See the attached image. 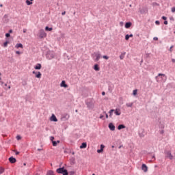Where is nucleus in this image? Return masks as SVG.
I'll return each mask as SVG.
<instances>
[{"label":"nucleus","instance_id":"774afa93","mask_svg":"<svg viewBox=\"0 0 175 175\" xmlns=\"http://www.w3.org/2000/svg\"><path fill=\"white\" fill-rule=\"evenodd\" d=\"M8 90H10V85L8 86Z\"/></svg>","mask_w":175,"mask_h":175},{"label":"nucleus","instance_id":"13d9d810","mask_svg":"<svg viewBox=\"0 0 175 175\" xmlns=\"http://www.w3.org/2000/svg\"><path fill=\"white\" fill-rule=\"evenodd\" d=\"M172 62H173V64L175 63V59H172Z\"/></svg>","mask_w":175,"mask_h":175},{"label":"nucleus","instance_id":"aec40b11","mask_svg":"<svg viewBox=\"0 0 175 175\" xmlns=\"http://www.w3.org/2000/svg\"><path fill=\"white\" fill-rule=\"evenodd\" d=\"M80 148H87V143L83 142L81 145L80 146Z\"/></svg>","mask_w":175,"mask_h":175},{"label":"nucleus","instance_id":"f704fd0d","mask_svg":"<svg viewBox=\"0 0 175 175\" xmlns=\"http://www.w3.org/2000/svg\"><path fill=\"white\" fill-rule=\"evenodd\" d=\"M27 81H23V82H22V85H24V86H25V85H27Z\"/></svg>","mask_w":175,"mask_h":175},{"label":"nucleus","instance_id":"1a4fd4ad","mask_svg":"<svg viewBox=\"0 0 175 175\" xmlns=\"http://www.w3.org/2000/svg\"><path fill=\"white\" fill-rule=\"evenodd\" d=\"M8 161L10 163H16V162H17V160L16 159V158L11 157L8 159Z\"/></svg>","mask_w":175,"mask_h":175},{"label":"nucleus","instance_id":"680f3d73","mask_svg":"<svg viewBox=\"0 0 175 175\" xmlns=\"http://www.w3.org/2000/svg\"><path fill=\"white\" fill-rule=\"evenodd\" d=\"M20 154V152H16V155H18Z\"/></svg>","mask_w":175,"mask_h":175},{"label":"nucleus","instance_id":"bb28decb","mask_svg":"<svg viewBox=\"0 0 175 175\" xmlns=\"http://www.w3.org/2000/svg\"><path fill=\"white\" fill-rule=\"evenodd\" d=\"M115 114L116 116H121V112L116 109L115 111Z\"/></svg>","mask_w":175,"mask_h":175},{"label":"nucleus","instance_id":"79ce46f5","mask_svg":"<svg viewBox=\"0 0 175 175\" xmlns=\"http://www.w3.org/2000/svg\"><path fill=\"white\" fill-rule=\"evenodd\" d=\"M160 133H161V135H163V133H165V131L161 130Z\"/></svg>","mask_w":175,"mask_h":175},{"label":"nucleus","instance_id":"f3484780","mask_svg":"<svg viewBox=\"0 0 175 175\" xmlns=\"http://www.w3.org/2000/svg\"><path fill=\"white\" fill-rule=\"evenodd\" d=\"M94 70H96V72H99L100 70V68H99V65L98 64H95L94 66Z\"/></svg>","mask_w":175,"mask_h":175},{"label":"nucleus","instance_id":"72a5a7b5","mask_svg":"<svg viewBox=\"0 0 175 175\" xmlns=\"http://www.w3.org/2000/svg\"><path fill=\"white\" fill-rule=\"evenodd\" d=\"M129 34H126V36H125V40H129Z\"/></svg>","mask_w":175,"mask_h":175},{"label":"nucleus","instance_id":"f8f14e48","mask_svg":"<svg viewBox=\"0 0 175 175\" xmlns=\"http://www.w3.org/2000/svg\"><path fill=\"white\" fill-rule=\"evenodd\" d=\"M51 121H53L54 122H57L58 121V119H57V117L55 115L53 114L51 117Z\"/></svg>","mask_w":175,"mask_h":175},{"label":"nucleus","instance_id":"bf43d9fd","mask_svg":"<svg viewBox=\"0 0 175 175\" xmlns=\"http://www.w3.org/2000/svg\"><path fill=\"white\" fill-rule=\"evenodd\" d=\"M102 95H103V96H105V95H106V93H105V92H102Z\"/></svg>","mask_w":175,"mask_h":175},{"label":"nucleus","instance_id":"f03ea898","mask_svg":"<svg viewBox=\"0 0 175 175\" xmlns=\"http://www.w3.org/2000/svg\"><path fill=\"white\" fill-rule=\"evenodd\" d=\"M156 81L159 83V81H162V80H166V75L165 74L159 73L158 76L155 77Z\"/></svg>","mask_w":175,"mask_h":175},{"label":"nucleus","instance_id":"052dcab7","mask_svg":"<svg viewBox=\"0 0 175 175\" xmlns=\"http://www.w3.org/2000/svg\"><path fill=\"white\" fill-rule=\"evenodd\" d=\"M152 159H154V161H155V156H152Z\"/></svg>","mask_w":175,"mask_h":175},{"label":"nucleus","instance_id":"e433bc0d","mask_svg":"<svg viewBox=\"0 0 175 175\" xmlns=\"http://www.w3.org/2000/svg\"><path fill=\"white\" fill-rule=\"evenodd\" d=\"M5 37L6 38H10V33H5Z\"/></svg>","mask_w":175,"mask_h":175},{"label":"nucleus","instance_id":"cd10ccee","mask_svg":"<svg viewBox=\"0 0 175 175\" xmlns=\"http://www.w3.org/2000/svg\"><path fill=\"white\" fill-rule=\"evenodd\" d=\"M26 3L27 5H32V1H29V0H26Z\"/></svg>","mask_w":175,"mask_h":175},{"label":"nucleus","instance_id":"39448f33","mask_svg":"<svg viewBox=\"0 0 175 175\" xmlns=\"http://www.w3.org/2000/svg\"><path fill=\"white\" fill-rule=\"evenodd\" d=\"M69 114L68 113H64L63 115H62L61 116V120L62 121H68V120H69Z\"/></svg>","mask_w":175,"mask_h":175},{"label":"nucleus","instance_id":"412c9836","mask_svg":"<svg viewBox=\"0 0 175 175\" xmlns=\"http://www.w3.org/2000/svg\"><path fill=\"white\" fill-rule=\"evenodd\" d=\"M125 54H126V53H125V52L122 53L120 55V59H124V58H125Z\"/></svg>","mask_w":175,"mask_h":175},{"label":"nucleus","instance_id":"c03bdc74","mask_svg":"<svg viewBox=\"0 0 175 175\" xmlns=\"http://www.w3.org/2000/svg\"><path fill=\"white\" fill-rule=\"evenodd\" d=\"M162 20L166 21L167 20V18L166 16H162Z\"/></svg>","mask_w":175,"mask_h":175},{"label":"nucleus","instance_id":"423d86ee","mask_svg":"<svg viewBox=\"0 0 175 175\" xmlns=\"http://www.w3.org/2000/svg\"><path fill=\"white\" fill-rule=\"evenodd\" d=\"M86 106L88 109H94V103L92 101H87Z\"/></svg>","mask_w":175,"mask_h":175},{"label":"nucleus","instance_id":"a18cd8bd","mask_svg":"<svg viewBox=\"0 0 175 175\" xmlns=\"http://www.w3.org/2000/svg\"><path fill=\"white\" fill-rule=\"evenodd\" d=\"M50 140L53 142H54V137H51Z\"/></svg>","mask_w":175,"mask_h":175},{"label":"nucleus","instance_id":"603ef678","mask_svg":"<svg viewBox=\"0 0 175 175\" xmlns=\"http://www.w3.org/2000/svg\"><path fill=\"white\" fill-rule=\"evenodd\" d=\"M9 33H13V30L10 29V30H9Z\"/></svg>","mask_w":175,"mask_h":175},{"label":"nucleus","instance_id":"8fccbe9b","mask_svg":"<svg viewBox=\"0 0 175 175\" xmlns=\"http://www.w3.org/2000/svg\"><path fill=\"white\" fill-rule=\"evenodd\" d=\"M139 137H144V134H140V133H139Z\"/></svg>","mask_w":175,"mask_h":175},{"label":"nucleus","instance_id":"6e6d98bb","mask_svg":"<svg viewBox=\"0 0 175 175\" xmlns=\"http://www.w3.org/2000/svg\"><path fill=\"white\" fill-rule=\"evenodd\" d=\"M129 38H133V34H130V35H129Z\"/></svg>","mask_w":175,"mask_h":175},{"label":"nucleus","instance_id":"c9c22d12","mask_svg":"<svg viewBox=\"0 0 175 175\" xmlns=\"http://www.w3.org/2000/svg\"><path fill=\"white\" fill-rule=\"evenodd\" d=\"M103 58H104V59H109V56L107 55H103Z\"/></svg>","mask_w":175,"mask_h":175},{"label":"nucleus","instance_id":"f257e3e1","mask_svg":"<svg viewBox=\"0 0 175 175\" xmlns=\"http://www.w3.org/2000/svg\"><path fill=\"white\" fill-rule=\"evenodd\" d=\"M56 172L59 174L69 175V172H68V170L65 169V167L57 168Z\"/></svg>","mask_w":175,"mask_h":175},{"label":"nucleus","instance_id":"b1692460","mask_svg":"<svg viewBox=\"0 0 175 175\" xmlns=\"http://www.w3.org/2000/svg\"><path fill=\"white\" fill-rule=\"evenodd\" d=\"M127 107H132L133 106V103H129L126 104Z\"/></svg>","mask_w":175,"mask_h":175},{"label":"nucleus","instance_id":"4be33fe9","mask_svg":"<svg viewBox=\"0 0 175 175\" xmlns=\"http://www.w3.org/2000/svg\"><path fill=\"white\" fill-rule=\"evenodd\" d=\"M46 175H55L54 174V171L53 170H49L46 173Z\"/></svg>","mask_w":175,"mask_h":175},{"label":"nucleus","instance_id":"3c124183","mask_svg":"<svg viewBox=\"0 0 175 175\" xmlns=\"http://www.w3.org/2000/svg\"><path fill=\"white\" fill-rule=\"evenodd\" d=\"M164 25H167V21H164Z\"/></svg>","mask_w":175,"mask_h":175},{"label":"nucleus","instance_id":"9d476101","mask_svg":"<svg viewBox=\"0 0 175 175\" xmlns=\"http://www.w3.org/2000/svg\"><path fill=\"white\" fill-rule=\"evenodd\" d=\"M108 127L109 128L110 131H116V126H114L113 123H109Z\"/></svg>","mask_w":175,"mask_h":175},{"label":"nucleus","instance_id":"4c0bfd02","mask_svg":"<svg viewBox=\"0 0 175 175\" xmlns=\"http://www.w3.org/2000/svg\"><path fill=\"white\" fill-rule=\"evenodd\" d=\"M100 120H105V116L100 115Z\"/></svg>","mask_w":175,"mask_h":175},{"label":"nucleus","instance_id":"864d4df0","mask_svg":"<svg viewBox=\"0 0 175 175\" xmlns=\"http://www.w3.org/2000/svg\"><path fill=\"white\" fill-rule=\"evenodd\" d=\"M153 40H158V38L157 37H154Z\"/></svg>","mask_w":175,"mask_h":175},{"label":"nucleus","instance_id":"a211bd4d","mask_svg":"<svg viewBox=\"0 0 175 175\" xmlns=\"http://www.w3.org/2000/svg\"><path fill=\"white\" fill-rule=\"evenodd\" d=\"M96 59H95V62H98L99 59H100V53H96Z\"/></svg>","mask_w":175,"mask_h":175},{"label":"nucleus","instance_id":"ddd939ff","mask_svg":"<svg viewBox=\"0 0 175 175\" xmlns=\"http://www.w3.org/2000/svg\"><path fill=\"white\" fill-rule=\"evenodd\" d=\"M34 69H36V70H40V69H42V64H37L36 65V66L34 67Z\"/></svg>","mask_w":175,"mask_h":175},{"label":"nucleus","instance_id":"a19ab883","mask_svg":"<svg viewBox=\"0 0 175 175\" xmlns=\"http://www.w3.org/2000/svg\"><path fill=\"white\" fill-rule=\"evenodd\" d=\"M103 113H104V114H105L106 118H109V115L107 113H106V111H104Z\"/></svg>","mask_w":175,"mask_h":175},{"label":"nucleus","instance_id":"37998d69","mask_svg":"<svg viewBox=\"0 0 175 175\" xmlns=\"http://www.w3.org/2000/svg\"><path fill=\"white\" fill-rule=\"evenodd\" d=\"M172 13H174V12H175V7H173V8H172Z\"/></svg>","mask_w":175,"mask_h":175},{"label":"nucleus","instance_id":"7ed1b4c3","mask_svg":"<svg viewBox=\"0 0 175 175\" xmlns=\"http://www.w3.org/2000/svg\"><path fill=\"white\" fill-rule=\"evenodd\" d=\"M164 154L165 155V158H169L171 161L173 159V156L172 155V152L170 150H165Z\"/></svg>","mask_w":175,"mask_h":175},{"label":"nucleus","instance_id":"393cba45","mask_svg":"<svg viewBox=\"0 0 175 175\" xmlns=\"http://www.w3.org/2000/svg\"><path fill=\"white\" fill-rule=\"evenodd\" d=\"M9 43H10V42L9 41H5L4 43H3V47H8V44H9Z\"/></svg>","mask_w":175,"mask_h":175},{"label":"nucleus","instance_id":"20e7f679","mask_svg":"<svg viewBox=\"0 0 175 175\" xmlns=\"http://www.w3.org/2000/svg\"><path fill=\"white\" fill-rule=\"evenodd\" d=\"M46 36H47V34L46 33V32H44V30L41 29L39 31V38L40 39H43V38H46Z\"/></svg>","mask_w":175,"mask_h":175},{"label":"nucleus","instance_id":"2eb2a0df","mask_svg":"<svg viewBox=\"0 0 175 175\" xmlns=\"http://www.w3.org/2000/svg\"><path fill=\"white\" fill-rule=\"evenodd\" d=\"M60 86L64 87V88H68V84H66V82L65 81H62Z\"/></svg>","mask_w":175,"mask_h":175},{"label":"nucleus","instance_id":"338daca9","mask_svg":"<svg viewBox=\"0 0 175 175\" xmlns=\"http://www.w3.org/2000/svg\"><path fill=\"white\" fill-rule=\"evenodd\" d=\"M141 13H142V14H143V13H144V12H143V10H141Z\"/></svg>","mask_w":175,"mask_h":175},{"label":"nucleus","instance_id":"c85d7f7f","mask_svg":"<svg viewBox=\"0 0 175 175\" xmlns=\"http://www.w3.org/2000/svg\"><path fill=\"white\" fill-rule=\"evenodd\" d=\"M133 94L134 96L137 95V89H135V90H133Z\"/></svg>","mask_w":175,"mask_h":175},{"label":"nucleus","instance_id":"ea45409f","mask_svg":"<svg viewBox=\"0 0 175 175\" xmlns=\"http://www.w3.org/2000/svg\"><path fill=\"white\" fill-rule=\"evenodd\" d=\"M155 24H156L157 25H159V24H161V23L159 22V21H155Z\"/></svg>","mask_w":175,"mask_h":175},{"label":"nucleus","instance_id":"7c9ffc66","mask_svg":"<svg viewBox=\"0 0 175 175\" xmlns=\"http://www.w3.org/2000/svg\"><path fill=\"white\" fill-rule=\"evenodd\" d=\"M75 171H70V172H68L69 175H75Z\"/></svg>","mask_w":175,"mask_h":175},{"label":"nucleus","instance_id":"e2e57ef3","mask_svg":"<svg viewBox=\"0 0 175 175\" xmlns=\"http://www.w3.org/2000/svg\"><path fill=\"white\" fill-rule=\"evenodd\" d=\"M0 83L1 84V85H3V81H0Z\"/></svg>","mask_w":175,"mask_h":175},{"label":"nucleus","instance_id":"a878e982","mask_svg":"<svg viewBox=\"0 0 175 175\" xmlns=\"http://www.w3.org/2000/svg\"><path fill=\"white\" fill-rule=\"evenodd\" d=\"M45 31H53V27H49V26H46L45 27Z\"/></svg>","mask_w":175,"mask_h":175},{"label":"nucleus","instance_id":"6e6552de","mask_svg":"<svg viewBox=\"0 0 175 175\" xmlns=\"http://www.w3.org/2000/svg\"><path fill=\"white\" fill-rule=\"evenodd\" d=\"M33 75H36L37 79H40V77H42V73H40V72L33 71Z\"/></svg>","mask_w":175,"mask_h":175},{"label":"nucleus","instance_id":"473e14b6","mask_svg":"<svg viewBox=\"0 0 175 175\" xmlns=\"http://www.w3.org/2000/svg\"><path fill=\"white\" fill-rule=\"evenodd\" d=\"M52 144H53V147L57 146V142L53 141V142H52Z\"/></svg>","mask_w":175,"mask_h":175},{"label":"nucleus","instance_id":"5fc2aeb1","mask_svg":"<svg viewBox=\"0 0 175 175\" xmlns=\"http://www.w3.org/2000/svg\"><path fill=\"white\" fill-rule=\"evenodd\" d=\"M23 33H27V29H23Z\"/></svg>","mask_w":175,"mask_h":175},{"label":"nucleus","instance_id":"5701e85b","mask_svg":"<svg viewBox=\"0 0 175 175\" xmlns=\"http://www.w3.org/2000/svg\"><path fill=\"white\" fill-rule=\"evenodd\" d=\"M16 49H23V44H16Z\"/></svg>","mask_w":175,"mask_h":175},{"label":"nucleus","instance_id":"09e8293b","mask_svg":"<svg viewBox=\"0 0 175 175\" xmlns=\"http://www.w3.org/2000/svg\"><path fill=\"white\" fill-rule=\"evenodd\" d=\"M16 54L20 55V54H21V52H20V51H16Z\"/></svg>","mask_w":175,"mask_h":175},{"label":"nucleus","instance_id":"dca6fc26","mask_svg":"<svg viewBox=\"0 0 175 175\" xmlns=\"http://www.w3.org/2000/svg\"><path fill=\"white\" fill-rule=\"evenodd\" d=\"M70 162L71 165H75V163H76V159L75 157H71Z\"/></svg>","mask_w":175,"mask_h":175},{"label":"nucleus","instance_id":"4468645a","mask_svg":"<svg viewBox=\"0 0 175 175\" xmlns=\"http://www.w3.org/2000/svg\"><path fill=\"white\" fill-rule=\"evenodd\" d=\"M125 28L129 29L131 27H132V23L131 22H126L124 25Z\"/></svg>","mask_w":175,"mask_h":175},{"label":"nucleus","instance_id":"de8ad7c7","mask_svg":"<svg viewBox=\"0 0 175 175\" xmlns=\"http://www.w3.org/2000/svg\"><path fill=\"white\" fill-rule=\"evenodd\" d=\"M65 14H66V11H64V12H63L62 13V16H65Z\"/></svg>","mask_w":175,"mask_h":175},{"label":"nucleus","instance_id":"c756f323","mask_svg":"<svg viewBox=\"0 0 175 175\" xmlns=\"http://www.w3.org/2000/svg\"><path fill=\"white\" fill-rule=\"evenodd\" d=\"M5 172V169L2 167H0V174H2Z\"/></svg>","mask_w":175,"mask_h":175},{"label":"nucleus","instance_id":"0e129e2a","mask_svg":"<svg viewBox=\"0 0 175 175\" xmlns=\"http://www.w3.org/2000/svg\"><path fill=\"white\" fill-rule=\"evenodd\" d=\"M23 166H27V163H23Z\"/></svg>","mask_w":175,"mask_h":175},{"label":"nucleus","instance_id":"49530a36","mask_svg":"<svg viewBox=\"0 0 175 175\" xmlns=\"http://www.w3.org/2000/svg\"><path fill=\"white\" fill-rule=\"evenodd\" d=\"M120 27H123L124 26V22H120Z\"/></svg>","mask_w":175,"mask_h":175},{"label":"nucleus","instance_id":"0eeeda50","mask_svg":"<svg viewBox=\"0 0 175 175\" xmlns=\"http://www.w3.org/2000/svg\"><path fill=\"white\" fill-rule=\"evenodd\" d=\"M142 170L144 172V173H147L148 172V167L146 164H142Z\"/></svg>","mask_w":175,"mask_h":175},{"label":"nucleus","instance_id":"9b49d317","mask_svg":"<svg viewBox=\"0 0 175 175\" xmlns=\"http://www.w3.org/2000/svg\"><path fill=\"white\" fill-rule=\"evenodd\" d=\"M103 150H105V145L101 144L100 149L97 150L98 154H100V153L103 152Z\"/></svg>","mask_w":175,"mask_h":175},{"label":"nucleus","instance_id":"69168bd1","mask_svg":"<svg viewBox=\"0 0 175 175\" xmlns=\"http://www.w3.org/2000/svg\"><path fill=\"white\" fill-rule=\"evenodd\" d=\"M56 143H57H57H60L59 140H57V141L56 142Z\"/></svg>","mask_w":175,"mask_h":175},{"label":"nucleus","instance_id":"58836bf2","mask_svg":"<svg viewBox=\"0 0 175 175\" xmlns=\"http://www.w3.org/2000/svg\"><path fill=\"white\" fill-rule=\"evenodd\" d=\"M16 139H17V140H21V136L17 135Z\"/></svg>","mask_w":175,"mask_h":175},{"label":"nucleus","instance_id":"6ab92c4d","mask_svg":"<svg viewBox=\"0 0 175 175\" xmlns=\"http://www.w3.org/2000/svg\"><path fill=\"white\" fill-rule=\"evenodd\" d=\"M118 129L121 131V129H125V125L124 124H119L118 126Z\"/></svg>","mask_w":175,"mask_h":175},{"label":"nucleus","instance_id":"2f4dec72","mask_svg":"<svg viewBox=\"0 0 175 175\" xmlns=\"http://www.w3.org/2000/svg\"><path fill=\"white\" fill-rule=\"evenodd\" d=\"M113 112H114V109H111L109 111V117H111V115L113 114Z\"/></svg>","mask_w":175,"mask_h":175},{"label":"nucleus","instance_id":"4d7b16f0","mask_svg":"<svg viewBox=\"0 0 175 175\" xmlns=\"http://www.w3.org/2000/svg\"><path fill=\"white\" fill-rule=\"evenodd\" d=\"M173 46H172L171 47H170V53H172V49H173Z\"/></svg>","mask_w":175,"mask_h":175}]
</instances>
